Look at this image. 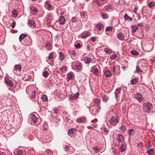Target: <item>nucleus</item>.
Wrapping results in <instances>:
<instances>
[{"mask_svg":"<svg viewBox=\"0 0 155 155\" xmlns=\"http://www.w3.org/2000/svg\"><path fill=\"white\" fill-rule=\"evenodd\" d=\"M112 28L110 26H108L107 27L106 29V31H112Z\"/></svg>","mask_w":155,"mask_h":155,"instance_id":"53","label":"nucleus"},{"mask_svg":"<svg viewBox=\"0 0 155 155\" xmlns=\"http://www.w3.org/2000/svg\"><path fill=\"white\" fill-rule=\"evenodd\" d=\"M118 38L120 40H124L125 39L124 34L121 33L120 32L118 35Z\"/></svg>","mask_w":155,"mask_h":155,"instance_id":"11","label":"nucleus"},{"mask_svg":"<svg viewBox=\"0 0 155 155\" xmlns=\"http://www.w3.org/2000/svg\"><path fill=\"white\" fill-rule=\"evenodd\" d=\"M117 137H118L117 140L119 143H122L124 141V137L122 135L120 134H118Z\"/></svg>","mask_w":155,"mask_h":155,"instance_id":"14","label":"nucleus"},{"mask_svg":"<svg viewBox=\"0 0 155 155\" xmlns=\"http://www.w3.org/2000/svg\"><path fill=\"white\" fill-rule=\"evenodd\" d=\"M48 74L49 72L47 71H45L44 72L42 73V75L45 78L47 77L48 76Z\"/></svg>","mask_w":155,"mask_h":155,"instance_id":"39","label":"nucleus"},{"mask_svg":"<svg viewBox=\"0 0 155 155\" xmlns=\"http://www.w3.org/2000/svg\"><path fill=\"white\" fill-rule=\"evenodd\" d=\"M117 57V55L116 54H114V55H112L110 57L111 59H114Z\"/></svg>","mask_w":155,"mask_h":155,"instance_id":"45","label":"nucleus"},{"mask_svg":"<svg viewBox=\"0 0 155 155\" xmlns=\"http://www.w3.org/2000/svg\"><path fill=\"white\" fill-rule=\"evenodd\" d=\"M16 25V22L15 21L13 22L12 23V24L11 25V26L12 28H15V26Z\"/></svg>","mask_w":155,"mask_h":155,"instance_id":"58","label":"nucleus"},{"mask_svg":"<svg viewBox=\"0 0 155 155\" xmlns=\"http://www.w3.org/2000/svg\"><path fill=\"white\" fill-rule=\"evenodd\" d=\"M125 19L126 20L129 19L130 17L127 14H126L124 16Z\"/></svg>","mask_w":155,"mask_h":155,"instance_id":"57","label":"nucleus"},{"mask_svg":"<svg viewBox=\"0 0 155 155\" xmlns=\"http://www.w3.org/2000/svg\"><path fill=\"white\" fill-rule=\"evenodd\" d=\"M135 131L133 129H130L129 130L128 134L130 136H132L134 134Z\"/></svg>","mask_w":155,"mask_h":155,"instance_id":"30","label":"nucleus"},{"mask_svg":"<svg viewBox=\"0 0 155 155\" xmlns=\"http://www.w3.org/2000/svg\"><path fill=\"white\" fill-rule=\"evenodd\" d=\"M96 3L98 5L100 6L101 5V4L100 1L98 0H97L96 1Z\"/></svg>","mask_w":155,"mask_h":155,"instance_id":"56","label":"nucleus"},{"mask_svg":"<svg viewBox=\"0 0 155 155\" xmlns=\"http://www.w3.org/2000/svg\"><path fill=\"white\" fill-rule=\"evenodd\" d=\"M137 9H138V7H135L134 9V13H136Z\"/></svg>","mask_w":155,"mask_h":155,"instance_id":"64","label":"nucleus"},{"mask_svg":"<svg viewBox=\"0 0 155 155\" xmlns=\"http://www.w3.org/2000/svg\"><path fill=\"white\" fill-rule=\"evenodd\" d=\"M70 54L71 57H74L76 55V52L75 51L72 50L70 52Z\"/></svg>","mask_w":155,"mask_h":155,"instance_id":"32","label":"nucleus"},{"mask_svg":"<svg viewBox=\"0 0 155 155\" xmlns=\"http://www.w3.org/2000/svg\"><path fill=\"white\" fill-rule=\"evenodd\" d=\"M113 72L115 74H118L120 73V69L119 66L117 65L114 67Z\"/></svg>","mask_w":155,"mask_h":155,"instance_id":"5","label":"nucleus"},{"mask_svg":"<svg viewBox=\"0 0 155 155\" xmlns=\"http://www.w3.org/2000/svg\"><path fill=\"white\" fill-rule=\"evenodd\" d=\"M154 152V149L153 148H152L147 151V153L149 155H151Z\"/></svg>","mask_w":155,"mask_h":155,"instance_id":"38","label":"nucleus"},{"mask_svg":"<svg viewBox=\"0 0 155 155\" xmlns=\"http://www.w3.org/2000/svg\"><path fill=\"white\" fill-rule=\"evenodd\" d=\"M94 150L95 151V152L98 153H99V151H100V149H98L97 148H94Z\"/></svg>","mask_w":155,"mask_h":155,"instance_id":"59","label":"nucleus"},{"mask_svg":"<svg viewBox=\"0 0 155 155\" xmlns=\"http://www.w3.org/2000/svg\"><path fill=\"white\" fill-rule=\"evenodd\" d=\"M104 50L105 52L108 54L111 53L112 51L110 49L108 48H105L104 49Z\"/></svg>","mask_w":155,"mask_h":155,"instance_id":"34","label":"nucleus"},{"mask_svg":"<svg viewBox=\"0 0 155 155\" xmlns=\"http://www.w3.org/2000/svg\"><path fill=\"white\" fill-rule=\"evenodd\" d=\"M85 119L84 118L82 117L78 119V121L79 122H83L84 123L85 121Z\"/></svg>","mask_w":155,"mask_h":155,"instance_id":"37","label":"nucleus"},{"mask_svg":"<svg viewBox=\"0 0 155 155\" xmlns=\"http://www.w3.org/2000/svg\"><path fill=\"white\" fill-rule=\"evenodd\" d=\"M126 148V145L125 144H123L121 147V150L122 152H123Z\"/></svg>","mask_w":155,"mask_h":155,"instance_id":"35","label":"nucleus"},{"mask_svg":"<svg viewBox=\"0 0 155 155\" xmlns=\"http://www.w3.org/2000/svg\"><path fill=\"white\" fill-rule=\"evenodd\" d=\"M77 20V18L76 17H73V18H72L71 19V21L72 22H75Z\"/></svg>","mask_w":155,"mask_h":155,"instance_id":"48","label":"nucleus"},{"mask_svg":"<svg viewBox=\"0 0 155 155\" xmlns=\"http://www.w3.org/2000/svg\"><path fill=\"white\" fill-rule=\"evenodd\" d=\"M96 27L98 28L100 31H101L103 28V26L102 24L101 23H98L96 25Z\"/></svg>","mask_w":155,"mask_h":155,"instance_id":"26","label":"nucleus"},{"mask_svg":"<svg viewBox=\"0 0 155 155\" xmlns=\"http://www.w3.org/2000/svg\"><path fill=\"white\" fill-rule=\"evenodd\" d=\"M59 21L60 24H63L64 23L65 21V18L64 16H61L59 19Z\"/></svg>","mask_w":155,"mask_h":155,"instance_id":"23","label":"nucleus"},{"mask_svg":"<svg viewBox=\"0 0 155 155\" xmlns=\"http://www.w3.org/2000/svg\"><path fill=\"white\" fill-rule=\"evenodd\" d=\"M138 147L141 148L143 147V144L141 142H140L138 144Z\"/></svg>","mask_w":155,"mask_h":155,"instance_id":"61","label":"nucleus"},{"mask_svg":"<svg viewBox=\"0 0 155 155\" xmlns=\"http://www.w3.org/2000/svg\"><path fill=\"white\" fill-rule=\"evenodd\" d=\"M102 17L103 19H107L109 17L107 14L105 13H102Z\"/></svg>","mask_w":155,"mask_h":155,"instance_id":"31","label":"nucleus"},{"mask_svg":"<svg viewBox=\"0 0 155 155\" xmlns=\"http://www.w3.org/2000/svg\"><path fill=\"white\" fill-rule=\"evenodd\" d=\"M31 121L34 123H36L37 122V118L34 114H32L31 115Z\"/></svg>","mask_w":155,"mask_h":155,"instance_id":"9","label":"nucleus"},{"mask_svg":"<svg viewBox=\"0 0 155 155\" xmlns=\"http://www.w3.org/2000/svg\"><path fill=\"white\" fill-rule=\"evenodd\" d=\"M105 8L106 10H108L111 9L112 6L110 4H108L105 6Z\"/></svg>","mask_w":155,"mask_h":155,"instance_id":"43","label":"nucleus"},{"mask_svg":"<svg viewBox=\"0 0 155 155\" xmlns=\"http://www.w3.org/2000/svg\"><path fill=\"white\" fill-rule=\"evenodd\" d=\"M93 71L95 74H99L98 69L97 68H94L93 69Z\"/></svg>","mask_w":155,"mask_h":155,"instance_id":"46","label":"nucleus"},{"mask_svg":"<svg viewBox=\"0 0 155 155\" xmlns=\"http://www.w3.org/2000/svg\"><path fill=\"white\" fill-rule=\"evenodd\" d=\"M23 151L21 150H18L17 151V155H22Z\"/></svg>","mask_w":155,"mask_h":155,"instance_id":"50","label":"nucleus"},{"mask_svg":"<svg viewBox=\"0 0 155 155\" xmlns=\"http://www.w3.org/2000/svg\"><path fill=\"white\" fill-rule=\"evenodd\" d=\"M136 71L137 72H142L143 71L142 70L140 69V68L138 66H136Z\"/></svg>","mask_w":155,"mask_h":155,"instance_id":"49","label":"nucleus"},{"mask_svg":"<svg viewBox=\"0 0 155 155\" xmlns=\"http://www.w3.org/2000/svg\"><path fill=\"white\" fill-rule=\"evenodd\" d=\"M104 73L105 76L107 77H110L112 75L110 71L109 70H106L105 71Z\"/></svg>","mask_w":155,"mask_h":155,"instance_id":"18","label":"nucleus"},{"mask_svg":"<svg viewBox=\"0 0 155 155\" xmlns=\"http://www.w3.org/2000/svg\"><path fill=\"white\" fill-rule=\"evenodd\" d=\"M59 112V110L57 108L55 107L53 110V113L55 114H58Z\"/></svg>","mask_w":155,"mask_h":155,"instance_id":"47","label":"nucleus"},{"mask_svg":"<svg viewBox=\"0 0 155 155\" xmlns=\"http://www.w3.org/2000/svg\"><path fill=\"white\" fill-rule=\"evenodd\" d=\"M54 57V54L52 53H51L50 55L48 57V58L49 59H51Z\"/></svg>","mask_w":155,"mask_h":155,"instance_id":"51","label":"nucleus"},{"mask_svg":"<svg viewBox=\"0 0 155 155\" xmlns=\"http://www.w3.org/2000/svg\"><path fill=\"white\" fill-rule=\"evenodd\" d=\"M72 69L77 71H81L82 69V65L80 62L75 61L71 65Z\"/></svg>","mask_w":155,"mask_h":155,"instance_id":"1","label":"nucleus"},{"mask_svg":"<svg viewBox=\"0 0 155 155\" xmlns=\"http://www.w3.org/2000/svg\"><path fill=\"white\" fill-rule=\"evenodd\" d=\"M28 23L30 25V26L32 28L35 27L36 25V24L34 21L32 20H30L28 21Z\"/></svg>","mask_w":155,"mask_h":155,"instance_id":"12","label":"nucleus"},{"mask_svg":"<svg viewBox=\"0 0 155 155\" xmlns=\"http://www.w3.org/2000/svg\"><path fill=\"white\" fill-rule=\"evenodd\" d=\"M94 103L96 107L100 104L101 103V99H100L97 98L94 101Z\"/></svg>","mask_w":155,"mask_h":155,"instance_id":"13","label":"nucleus"},{"mask_svg":"<svg viewBox=\"0 0 155 155\" xmlns=\"http://www.w3.org/2000/svg\"><path fill=\"white\" fill-rule=\"evenodd\" d=\"M120 90L121 88L120 87L117 88L115 92V95L116 99H117L118 97L119 96L120 92Z\"/></svg>","mask_w":155,"mask_h":155,"instance_id":"10","label":"nucleus"},{"mask_svg":"<svg viewBox=\"0 0 155 155\" xmlns=\"http://www.w3.org/2000/svg\"><path fill=\"white\" fill-rule=\"evenodd\" d=\"M116 122L115 117L114 116H112L111 119L110 121V124L112 125H114Z\"/></svg>","mask_w":155,"mask_h":155,"instance_id":"17","label":"nucleus"},{"mask_svg":"<svg viewBox=\"0 0 155 155\" xmlns=\"http://www.w3.org/2000/svg\"><path fill=\"white\" fill-rule=\"evenodd\" d=\"M120 128H121V131H122L123 132H124L125 131L126 129V127L123 125H121L120 127Z\"/></svg>","mask_w":155,"mask_h":155,"instance_id":"41","label":"nucleus"},{"mask_svg":"<svg viewBox=\"0 0 155 155\" xmlns=\"http://www.w3.org/2000/svg\"><path fill=\"white\" fill-rule=\"evenodd\" d=\"M79 94L78 92L73 94H70L69 96L68 99L71 101H72L74 99H76L79 97Z\"/></svg>","mask_w":155,"mask_h":155,"instance_id":"4","label":"nucleus"},{"mask_svg":"<svg viewBox=\"0 0 155 155\" xmlns=\"http://www.w3.org/2000/svg\"><path fill=\"white\" fill-rule=\"evenodd\" d=\"M135 97L139 101L141 102L143 100V97L142 95L139 93H137L135 95Z\"/></svg>","mask_w":155,"mask_h":155,"instance_id":"6","label":"nucleus"},{"mask_svg":"<svg viewBox=\"0 0 155 155\" xmlns=\"http://www.w3.org/2000/svg\"><path fill=\"white\" fill-rule=\"evenodd\" d=\"M41 98L44 101H48V97L46 95H42Z\"/></svg>","mask_w":155,"mask_h":155,"instance_id":"36","label":"nucleus"},{"mask_svg":"<svg viewBox=\"0 0 155 155\" xmlns=\"http://www.w3.org/2000/svg\"><path fill=\"white\" fill-rule=\"evenodd\" d=\"M67 78H68V81L72 80L74 78L73 73L72 72L68 74Z\"/></svg>","mask_w":155,"mask_h":155,"instance_id":"20","label":"nucleus"},{"mask_svg":"<svg viewBox=\"0 0 155 155\" xmlns=\"http://www.w3.org/2000/svg\"><path fill=\"white\" fill-rule=\"evenodd\" d=\"M5 83L7 85L11 87L13 86L14 84L11 80L8 79L5 80Z\"/></svg>","mask_w":155,"mask_h":155,"instance_id":"8","label":"nucleus"},{"mask_svg":"<svg viewBox=\"0 0 155 155\" xmlns=\"http://www.w3.org/2000/svg\"><path fill=\"white\" fill-rule=\"evenodd\" d=\"M102 130L104 132H108L109 131V130L105 127H104Z\"/></svg>","mask_w":155,"mask_h":155,"instance_id":"55","label":"nucleus"},{"mask_svg":"<svg viewBox=\"0 0 155 155\" xmlns=\"http://www.w3.org/2000/svg\"><path fill=\"white\" fill-rule=\"evenodd\" d=\"M27 37V35L25 34H21L20 35L19 37V40L20 42H21L22 40Z\"/></svg>","mask_w":155,"mask_h":155,"instance_id":"24","label":"nucleus"},{"mask_svg":"<svg viewBox=\"0 0 155 155\" xmlns=\"http://www.w3.org/2000/svg\"><path fill=\"white\" fill-rule=\"evenodd\" d=\"M109 97L105 94H104L102 96V99L103 101L104 102H106L109 99Z\"/></svg>","mask_w":155,"mask_h":155,"instance_id":"19","label":"nucleus"},{"mask_svg":"<svg viewBox=\"0 0 155 155\" xmlns=\"http://www.w3.org/2000/svg\"><path fill=\"white\" fill-rule=\"evenodd\" d=\"M60 58L61 61H62L64 58V55L61 52H60Z\"/></svg>","mask_w":155,"mask_h":155,"instance_id":"40","label":"nucleus"},{"mask_svg":"<svg viewBox=\"0 0 155 155\" xmlns=\"http://www.w3.org/2000/svg\"><path fill=\"white\" fill-rule=\"evenodd\" d=\"M31 12L32 14L33 15H35L38 12V9L36 7H34L33 8H30Z\"/></svg>","mask_w":155,"mask_h":155,"instance_id":"16","label":"nucleus"},{"mask_svg":"<svg viewBox=\"0 0 155 155\" xmlns=\"http://www.w3.org/2000/svg\"><path fill=\"white\" fill-rule=\"evenodd\" d=\"M138 28V27L137 26H134L132 27V32H134Z\"/></svg>","mask_w":155,"mask_h":155,"instance_id":"42","label":"nucleus"},{"mask_svg":"<svg viewBox=\"0 0 155 155\" xmlns=\"http://www.w3.org/2000/svg\"><path fill=\"white\" fill-rule=\"evenodd\" d=\"M31 97L33 98H35L36 97V93L35 91L32 92L31 94Z\"/></svg>","mask_w":155,"mask_h":155,"instance_id":"54","label":"nucleus"},{"mask_svg":"<svg viewBox=\"0 0 155 155\" xmlns=\"http://www.w3.org/2000/svg\"><path fill=\"white\" fill-rule=\"evenodd\" d=\"M148 6L150 8L155 6V3L154 2H151L148 4Z\"/></svg>","mask_w":155,"mask_h":155,"instance_id":"33","label":"nucleus"},{"mask_svg":"<svg viewBox=\"0 0 155 155\" xmlns=\"http://www.w3.org/2000/svg\"><path fill=\"white\" fill-rule=\"evenodd\" d=\"M81 45L79 43L75 45V47L77 48H80L81 47Z\"/></svg>","mask_w":155,"mask_h":155,"instance_id":"60","label":"nucleus"},{"mask_svg":"<svg viewBox=\"0 0 155 155\" xmlns=\"http://www.w3.org/2000/svg\"><path fill=\"white\" fill-rule=\"evenodd\" d=\"M52 16L50 14H48L46 16V18L48 20H50L52 18Z\"/></svg>","mask_w":155,"mask_h":155,"instance_id":"52","label":"nucleus"},{"mask_svg":"<svg viewBox=\"0 0 155 155\" xmlns=\"http://www.w3.org/2000/svg\"><path fill=\"white\" fill-rule=\"evenodd\" d=\"M91 34L89 32H87L85 33H84L82 34V37L83 38H86L88 36L90 35Z\"/></svg>","mask_w":155,"mask_h":155,"instance_id":"29","label":"nucleus"},{"mask_svg":"<svg viewBox=\"0 0 155 155\" xmlns=\"http://www.w3.org/2000/svg\"><path fill=\"white\" fill-rule=\"evenodd\" d=\"M101 110V107L100 106H99L97 107H96L93 110V112H94V114H97Z\"/></svg>","mask_w":155,"mask_h":155,"instance_id":"22","label":"nucleus"},{"mask_svg":"<svg viewBox=\"0 0 155 155\" xmlns=\"http://www.w3.org/2000/svg\"><path fill=\"white\" fill-rule=\"evenodd\" d=\"M77 130L74 128L69 129L68 132V136L71 138H74L77 136Z\"/></svg>","mask_w":155,"mask_h":155,"instance_id":"3","label":"nucleus"},{"mask_svg":"<svg viewBox=\"0 0 155 155\" xmlns=\"http://www.w3.org/2000/svg\"><path fill=\"white\" fill-rule=\"evenodd\" d=\"M12 16L14 18L16 17L17 16V14L16 11L14 9L12 11Z\"/></svg>","mask_w":155,"mask_h":155,"instance_id":"28","label":"nucleus"},{"mask_svg":"<svg viewBox=\"0 0 155 155\" xmlns=\"http://www.w3.org/2000/svg\"><path fill=\"white\" fill-rule=\"evenodd\" d=\"M91 39L92 41L93 42H94L96 40V38L95 37H92L91 38Z\"/></svg>","mask_w":155,"mask_h":155,"instance_id":"63","label":"nucleus"},{"mask_svg":"<svg viewBox=\"0 0 155 155\" xmlns=\"http://www.w3.org/2000/svg\"><path fill=\"white\" fill-rule=\"evenodd\" d=\"M122 109H123V113H125V112H126V110H125V109H126V106H123V107H122Z\"/></svg>","mask_w":155,"mask_h":155,"instance_id":"62","label":"nucleus"},{"mask_svg":"<svg viewBox=\"0 0 155 155\" xmlns=\"http://www.w3.org/2000/svg\"><path fill=\"white\" fill-rule=\"evenodd\" d=\"M91 60V58L88 57H85L84 59V61L86 64L89 63Z\"/></svg>","mask_w":155,"mask_h":155,"instance_id":"25","label":"nucleus"},{"mask_svg":"<svg viewBox=\"0 0 155 155\" xmlns=\"http://www.w3.org/2000/svg\"><path fill=\"white\" fill-rule=\"evenodd\" d=\"M71 149L72 150V152H74V149L72 147H70V144H68V145H65V147H64V149L65 151L68 150L69 149Z\"/></svg>","mask_w":155,"mask_h":155,"instance_id":"21","label":"nucleus"},{"mask_svg":"<svg viewBox=\"0 0 155 155\" xmlns=\"http://www.w3.org/2000/svg\"><path fill=\"white\" fill-rule=\"evenodd\" d=\"M143 110L145 112L149 113L153 108L152 104L149 102L144 103L143 105Z\"/></svg>","mask_w":155,"mask_h":155,"instance_id":"2","label":"nucleus"},{"mask_svg":"<svg viewBox=\"0 0 155 155\" xmlns=\"http://www.w3.org/2000/svg\"><path fill=\"white\" fill-rule=\"evenodd\" d=\"M45 6L48 10H50L51 8V5L48 2L46 1L45 4Z\"/></svg>","mask_w":155,"mask_h":155,"instance_id":"15","label":"nucleus"},{"mask_svg":"<svg viewBox=\"0 0 155 155\" xmlns=\"http://www.w3.org/2000/svg\"><path fill=\"white\" fill-rule=\"evenodd\" d=\"M131 53L133 55H138L139 54V52L137 51L134 50L131 51Z\"/></svg>","mask_w":155,"mask_h":155,"instance_id":"44","label":"nucleus"},{"mask_svg":"<svg viewBox=\"0 0 155 155\" xmlns=\"http://www.w3.org/2000/svg\"><path fill=\"white\" fill-rule=\"evenodd\" d=\"M21 67L20 65L18 64L15 65L14 67V72L15 73L17 71H20L21 70Z\"/></svg>","mask_w":155,"mask_h":155,"instance_id":"7","label":"nucleus"},{"mask_svg":"<svg viewBox=\"0 0 155 155\" xmlns=\"http://www.w3.org/2000/svg\"><path fill=\"white\" fill-rule=\"evenodd\" d=\"M138 79L137 78H135L133 79L131 82V84L132 85H134L136 84L138 82Z\"/></svg>","mask_w":155,"mask_h":155,"instance_id":"27","label":"nucleus"}]
</instances>
